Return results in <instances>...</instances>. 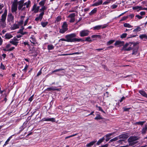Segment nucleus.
I'll return each instance as SVG.
<instances>
[{
    "instance_id": "9",
    "label": "nucleus",
    "mask_w": 147,
    "mask_h": 147,
    "mask_svg": "<svg viewBox=\"0 0 147 147\" xmlns=\"http://www.w3.org/2000/svg\"><path fill=\"white\" fill-rule=\"evenodd\" d=\"M80 36L81 37H84L88 35L89 31L88 30H82L80 32Z\"/></svg>"
},
{
    "instance_id": "7",
    "label": "nucleus",
    "mask_w": 147,
    "mask_h": 147,
    "mask_svg": "<svg viewBox=\"0 0 147 147\" xmlns=\"http://www.w3.org/2000/svg\"><path fill=\"white\" fill-rule=\"evenodd\" d=\"M76 16V14L75 13H71L69 15L67 16V18H69L70 20L69 22L70 23L74 22L75 20V16Z\"/></svg>"
},
{
    "instance_id": "51",
    "label": "nucleus",
    "mask_w": 147,
    "mask_h": 147,
    "mask_svg": "<svg viewBox=\"0 0 147 147\" xmlns=\"http://www.w3.org/2000/svg\"><path fill=\"white\" fill-rule=\"evenodd\" d=\"M100 36L99 35L95 34V35H92L91 36V37L92 38H96L97 37H100Z\"/></svg>"
},
{
    "instance_id": "36",
    "label": "nucleus",
    "mask_w": 147,
    "mask_h": 147,
    "mask_svg": "<svg viewBox=\"0 0 147 147\" xmlns=\"http://www.w3.org/2000/svg\"><path fill=\"white\" fill-rule=\"evenodd\" d=\"M12 136H10V137L9 138L7 139L6 141L5 142V144L4 145V146H6L7 144L10 141L11 138H12Z\"/></svg>"
},
{
    "instance_id": "39",
    "label": "nucleus",
    "mask_w": 147,
    "mask_h": 147,
    "mask_svg": "<svg viewBox=\"0 0 147 147\" xmlns=\"http://www.w3.org/2000/svg\"><path fill=\"white\" fill-rule=\"evenodd\" d=\"M105 140V138H102L100 139L97 142V144L99 145L103 141Z\"/></svg>"
},
{
    "instance_id": "42",
    "label": "nucleus",
    "mask_w": 147,
    "mask_h": 147,
    "mask_svg": "<svg viewBox=\"0 0 147 147\" xmlns=\"http://www.w3.org/2000/svg\"><path fill=\"white\" fill-rule=\"evenodd\" d=\"M67 30H66L65 29L61 28V29H60L59 32L61 33H64L65 32H66Z\"/></svg>"
},
{
    "instance_id": "53",
    "label": "nucleus",
    "mask_w": 147,
    "mask_h": 147,
    "mask_svg": "<svg viewBox=\"0 0 147 147\" xmlns=\"http://www.w3.org/2000/svg\"><path fill=\"white\" fill-rule=\"evenodd\" d=\"M15 49V48L14 47H11V48H9V49H4V50L5 51H11L12 50H13Z\"/></svg>"
},
{
    "instance_id": "15",
    "label": "nucleus",
    "mask_w": 147,
    "mask_h": 147,
    "mask_svg": "<svg viewBox=\"0 0 147 147\" xmlns=\"http://www.w3.org/2000/svg\"><path fill=\"white\" fill-rule=\"evenodd\" d=\"M44 15L43 13H40L38 16L36 18L35 20L36 22H38L39 21H41L43 18Z\"/></svg>"
},
{
    "instance_id": "26",
    "label": "nucleus",
    "mask_w": 147,
    "mask_h": 147,
    "mask_svg": "<svg viewBox=\"0 0 147 147\" xmlns=\"http://www.w3.org/2000/svg\"><path fill=\"white\" fill-rule=\"evenodd\" d=\"M142 7L141 6H136L133 7V10H137L138 11L142 10Z\"/></svg>"
},
{
    "instance_id": "56",
    "label": "nucleus",
    "mask_w": 147,
    "mask_h": 147,
    "mask_svg": "<svg viewBox=\"0 0 147 147\" xmlns=\"http://www.w3.org/2000/svg\"><path fill=\"white\" fill-rule=\"evenodd\" d=\"M11 45L10 44H8L5 47V49H9V47L11 46Z\"/></svg>"
},
{
    "instance_id": "46",
    "label": "nucleus",
    "mask_w": 147,
    "mask_h": 147,
    "mask_svg": "<svg viewBox=\"0 0 147 147\" xmlns=\"http://www.w3.org/2000/svg\"><path fill=\"white\" fill-rule=\"evenodd\" d=\"M138 52V49H134L133 51V53L132 54L133 55H136L137 54Z\"/></svg>"
},
{
    "instance_id": "3",
    "label": "nucleus",
    "mask_w": 147,
    "mask_h": 147,
    "mask_svg": "<svg viewBox=\"0 0 147 147\" xmlns=\"http://www.w3.org/2000/svg\"><path fill=\"white\" fill-rule=\"evenodd\" d=\"M137 138L135 136H131L129 137L128 140V141L129 143V145L133 146L137 143Z\"/></svg>"
},
{
    "instance_id": "35",
    "label": "nucleus",
    "mask_w": 147,
    "mask_h": 147,
    "mask_svg": "<svg viewBox=\"0 0 147 147\" xmlns=\"http://www.w3.org/2000/svg\"><path fill=\"white\" fill-rule=\"evenodd\" d=\"M145 121H139L138 122H137L135 123V124L136 125L137 124L138 125H142L143 124L145 123Z\"/></svg>"
},
{
    "instance_id": "34",
    "label": "nucleus",
    "mask_w": 147,
    "mask_h": 147,
    "mask_svg": "<svg viewBox=\"0 0 147 147\" xmlns=\"http://www.w3.org/2000/svg\"><path fill=\"white\" fill-rule=\"evenodd\" d=\"M54 47L53 45H48L47 48L49 50H53L54 49Z\"/></svg>"
},
{
    "instance_id": "50",
    "label": "nucleus",
    "mask_w": 147,
    "mask_h": 147,
    "mask_svg": "<svg viewBox=\"0 0 147 147\" xmlns=\"http://www.w3.org/2000/svg\"><path fill=\"white\" fill-rule=\"evenodd\" d=\"M127 35V34L126 33H123L121 35V38H125L126 37Z\"/></svg>"
},
{
    "instance_id": "24",
    "label": "nucleus",
    "mask_w": 147,
    "mask_h": 147,
    "mask_svg": "<svg viewBox=\"0 0 147 147\" xmlns=\"http://www.w3.org/2000/svg\"><path fill=\"white\" fill-rule=\"evenodd\" d=\"M102 0H100L98 1L97 2L93 4L92 6H95L99 5H101L102 3Z\"/></svg>"
},
{
    "instance_id": "6",
    "label": "nucleus",
    "mask_w": 147,
    "mask_h": 147,
    "mask_svg": "<svg viewBox=\"0 0 147 147\" xmlns=\"http://www.w3.org/2000/svg\"><path fill=\"white\" fill-rule=\"evenodd\" d=\"M18 1L17 0H14L11 6V9L12 12H15L17 9Z\"/></svg>"
},
{
    "instance_id": "14",
    "label": "nucleus",
    "mask_w": 147,
    "mask_h": 147,
    "mask_svg": "<svg viewBox=\"0 0 147 147\" xmlns=\"http://www.w3.org/2000/svg\"><path fill=\"white\" fill-rule=\"evenodd\" d=\"M124 44L123 41H117L114 44L117 47H120L123 46Z\"/></svg>"
},
{
    "instance_id": "23",
    "label": "nucleus",
    "mask_w": 147,
    "mask_h": 147,
    "mask_svg": "<svg viewBox=\"0 0 147 147\" xmlns=\"http://www.w3.org/2000/svg\"><path fill=\"white\" fill-rule=\"evenodd\" d=\"M139 92L143 96L147 98V94L146 92L143 90H140Z\"/></svg>"
},
{
    "instance_id": "19",
    "label": "nucleus",
    "mask_w": 147,
    "mask_h": 147,
    "mask_svg": "<svg viewBox=\"0 0 147 147\" xmlns=\"http://www.w3.org/2000/svg\"><path fill=\"white\" fill-rule=\"evenodd\" d=\"M47 9V7L46 6H42V7L40 9L39 12H41V13L44 14L45 11Z\"/></svg>"
},
{
    "instance_id": "17",
    "label": "nucleus",
    "mask_w": 147,
    "mask_h": 147,
    "mask_svg": "<svg viewBox=\"0 0 147 147\" xmlns=\"http://www.w3.org/2000/svg\"><path fill=\"white\" fill-rule=\"evenodd\" d=\"M13 16L11 13H9L8 15L7 20L9 21H12L13 20Z\"/></svg>"
},
{
    "instance_id": "27",
    "label": "nucleus",
    "mask_w": 147,
    "mask_h": 147,
    "mask_svg": "<svg viewBox=\"0 0 147 147\" xmlns=\"http://www.w3.org/2000/svg\"><path fill=\"white\" fill-rule=\"evenodd\" d=\"M141 30V28L139 26H136V28L133 30V32H134L137 33L138 32L140 31Z\"/></svg>"
},
{
    "instance_id": "1",
    "label": "nucleus",
    "mask_w": 147,
    "mask_h": 147,
    "mask_svg": "<svg viewBox=\"0 0 147 147\" xmlns=\"http://www.w3.org/2000/svg\"><path fill=\"white\" fill-rule=\"evenodd\" d=\"M76 36V34L75 33H72L66 35L65 38H66L67 42H72L76 41L80 42L82 41L81 38H75Z\"/></svg>"
},
{
    "instance_id": "25",
    "label": "nucleus",
    "mask_w": 147,
    "mask_h": 147,
    "mask_svg": "<svg viewBox=\"0 0 147 147\" xmlns=\"http://www.w3.org/2000/svg\"><path fill=\"white\" fill-rule=\"evenodd\" d=\"M24 29V28L23 27H22V28L19 30V31L18 32V33H20L22 35H24L27 33L26 32H23V30Z\"/></svg>"
},
{
    "instance_id": "64",
    "label": "nucleus",
    "mask_w": 147,
    "mask_h": 147,
    "mask_svg": "<svg viewBox=\"0 0 147 147\" xmlns=\"http://www.w3.org/2000/svg\"><path fill=\"white\" fill-rule=\"evenodd\" d=\"M125 99V97H122L121 99L119 100V102H122L123 100H124Z\"/></svg>"
},
{
    "instance_id": "28",
    "label": "nucleus",
    "mask_w": 147,
    "mask_h": 147,
    "mask_svg": "<svg viewBox=\"0 0 147 147\" xmlns=\"http://www.w3.org/2000/svg\"><path fill=\"white\" fill-rule=\"evenodd\" d=\"M97 11V8H95L89 13V14L90 15H92L95 13Z\"/></svg>"
},
{
    "instance_id": "20",
    "label": "nucleus",
    "mask_w": 147,
    "mask_h": 147,
    "mask_svg": "<svg viewBox=\"0 0 147 147\" xmlns=\"http://www.w3.org/2000/svg\"><path fill=\"white\" fill-rule=\"evenodd\" d=\"M5 39H9L13 37V36L10 33H7L4 36Z\"/></svg>"
},
{
    "instance_id": "40",
    "label": "nucleus",
    "mask_w": 147,
    "mask_h": 147,
    "mask_svg": "<svg viewBox=\"0 0 147 147\" xmlns=\"http://www.w3.org/2000/svg\"><path fill=\"white\" fill-rule=\"evenodd\" d=\"M95 119L96 120H99L102 119V117H101L100 115H97L96 116L95 118Z\"/></svg>"
},
{
    "instance_id": "4",
    "label": "nucleus",
    "mask_w": 147,
    "mask_h": 147,
    "mask_svg": "<svg viewBox=\"0 0 147 147\" xmlns=\"http://www.w3.org/2000/svg\"><path fill=\"white\" fill-rule=\"evenodd\" d=\"M132 45H133V46L134 45L131 42L126 43L123 47L122 50L125 51H129L132 49V47H131Z\"/></svg>"
},
{
    "instance_id": "37",
    "label": "nucleus",
    "mask_w": 147,
    "mask_h": 147,
    "mask_svg": "<svg viewBox=\"0 0 147 147\" xmlns=\"http://www.w3.org/2000/svg\"><path fill=\"white\" fill-rule=\"evenodd\" d=\"M115 40H111L107 42V45L109 46L113 43L115 42Z\"/></svg>"
},
{
    "instance_id": "21",
    "label": "nucleus",
    "mask_w": 147,
    "mask_h": 147,
    "mask_svg": "<svg viewBox=\"0 0 147 147\" xmlns=\"http://www.w3.org/2000/svg\"><path fill=\"white\" fill-rule=\"evenodd\" d=\"M24 18V16H21V17L20 20L18 23V24L19 26H22L23 25L24 22L23 20Z\"/></svg>"
},
{
    "instance_id": "59",
    "label": "nucleus",
    "mask_w": 147,
    "mask_h": 147,
    "mask_svg": "<svg viewBox=\"0 0 147 147\" xmlns=\"http://www.w3.org/2000/svg\"><path fill=\"white\" fill-rule=\"evenodd\" d=\"M118 140V138H117V137H115V138H113V139H111L110 141V142H112L113 141H116L117 140Z\"/></svg>"
},
{
    "instance_id": "18",
    "label": "nucleus",
    "mask_w": 147,
    "mask_h": 147,
    "mask_svg": "<svg viewBox=\"0 0 147 147\" xmlns=\"http://www.w3.org/2000/svg\"><path fill=\"white\" fill-rule=\"evenodd\" d=\"M24 6H26V8H28L30 7L31 4V1L30 0H28L25 3H24Z\"/></svg>"
},
{
    "instance_id": "44",
    "label": "nucleus",
    "mask_w": 147,
    "mask_h": 147,
    "mask_svg": "<svg viewBox=\"0 0 147 147\" xmlns=\"http://www.w3.org/2000/svg\"><path fill=\"white\" fill-rule=\"evenodd\" d=\"M113 133H109V134H106L105 136L106 138H109V139H110V136L112 135H113Z\"/></svg>"
},
{
    "instance_id": "48",
    "label": "nucleus",
    "mask_w": 147,
    "mask_h": 147,
    "mask_svg": "<svg viewBox=\"0 0 147 147\" xmlns=\"http://www.w3.org/2000/svg\"><path fill=\"white\" fill-rule=\"evenodd\" d=\"M28 67V66L26 64L25 66V67L24 68V69H23V71H24L25 73L27 70V69Z\"/></svg>"
},
{
    "instance_id": "10",
    "label": "nucleus",
    "mask_w": 147,
    "mask_h": 147,
    "mask_svg": "<svg viewBox=\"0 0 147 147\" xmlns=\"http://www.w3.org/2000/svg\"><path fill=\"white\" fill-rule=\"evenodd\" d=\"M18 40L17 38L14 37L13 39L11 40L9 42L12 44L17 46L18 43Z\"/></svg>"
},
{
    "instance_id": "16",
    "label": "nucleus",
    "mask_w": 147,
    "mask_h": 147,
    "mask_svg": "<svg viewBox=\"0 0 147 147\" xmlns=\"http://www.w3.org/2000/svg\"><path fill=\"white\" fill-rule=\"evenodd\" d=\"M46 90L48 91L57 90L59 91L60 90V89H57L55 87H51L50 88H47Z\"/></svg>"
},
{
    "instance_id": "43",
    "label": "nucleus",
    "mask_w": 147,
    "mask_h": 147,
    "mask_svg": "<svg viewBox=\"0 0 147 147\" xmlns=\"http://www.w3.org/2000/svg\"><path fill=\"white\" fill-rule=\"evenodd\" d=\"M45 2L42 1H41L39 3V4L41 6H44L45 4Z\"/></svg>"
},
{
    "instance_id": "38",
    "label": "nucleus",
    "mask_w": 147,
    "mask_h": 147,
    "mask_svg": "<svg viewBox=\"0 0 147 147\" xmlns=\"http://www.w3.org/2000/svg\"><path fill=\"white\" fill-rule=\"evenodd\" d=\"M139 37L141 39H143L144 38H147V36L145 34H142L141 35H140L139 36Z\"/></svg>"
},
{
    "instance_id": "8",
    "label": "nucleus",
    "mask_w": 147,
    "mask_h": 147,
    "mask_svg": "<svg viewBox=\"0 0 147 147\" xmlns=\"http://www.w3.org/2000/svg\"><path fill=\"white\" fill-rule=\"evenodd\" d=\"M30 40L32 43L36 46L38 45H39L38 43L36 41L34 35H31L30 38Z\"/></svg>"
},
{
    "instance_id": "2",
    "label": "nucleus",
    "mask_w": 147,
    "mask_h": 147,
    "mask_svg": "<svg viewBox=\"0 0 147 147\" xmlns=\"http://www.w3.org/2000/svg\"><path fill=\"white\" fill-rule=\"evenodd\" d=\"M7 14V10L5 9L4 13L1 16V18L0 20V25L2 28H4L6 26V24L5 22V20Z\"/></svg>"
},
{
    "instance_id": "57",
    "label": "nucleus",
    "mask_w": 147,
    "mask_h": 147,
    "mask_svg": "<svg viewBox=\"0 0 147 147\" xmlns=\"http://www.w3.org/2000/svg\"><path fill=\"white\" fill-rule=\"evenodd\" d=\"M123 109L124 111H127L130 109V108H127L126 107H124L123 108Z\"/></svg>"
},
{
    "instance_id": "62",
    "label": "nucleus",
    "mask_w": 147,
    "mask_h": 147,
    "mask_svg": "<svg viewBox=\"0 0 147 147\" xmlns=\"http://www.w3.org/2000/svg\"><path fill=\"white\" fill-rule=\"evenodd\" d=\"M111 7L113 9H115L117 7V5L114 4L112 5Z\"/></svg>"
},
{
    "instance_id": "49",
    "label": "nucleus",
    "mask_w": 147,
    "mask_h": 147,
    "mask_svg": "<svg viewBox=\"0 0 147 147\" xmlns=\"http://www.w3.org/2000/svg\"><path fill=\"white\" fill-rule=\"evenodd\" d=\"M96 107H97L98 108L99 111H100L104 113H105V112L102 110V109L100 107H98L97 106H96Z\"/></svg>"
},
{
    "instance_id": "55",
    "label": "nucleus",
    "mask_w": 147,
    "mask_h": 147,
    "mask_svg": "<svg viewBox=\"0 0 147 147\" xmlns=\"http://www.w3.org/2000/svg\"><path fill=\"white\" fill-rule=\"evenodd\" d=\"M28 20H29V18H28L24 22V26H26L28 21Z\"/></svg>"
},
{
    "instance_id": "5",
    "label": "nucleus",
    "mask_w": 147,
    "mask_h": 147,
    "mask_svg": "<svg viewBox=\"0 0 147 147\" xmlns=\"http://www.w3.org/2000/svg\"><path fill=\"white\" fill-rule=\"evenodd\" d=\"M24 0H20V1L18 2V9L19 10L23 11L26 9V7L24 6Z\"/></svg>"
},
{
    "instance_id": "30",
    "label": "nucleus",
    "mask_w": 147,
    "mask_h": 147,
    "mask_svg": "<svg viewBox=\"0 0 147 147\" xmlns=\"http://www.w3.org/2000/svg\"><path fill=\"white\" fill-rule=\"evenodd\" d=\"M19 25L18 24H14L12 27V30H15L19 28Z\"/></svg>"
},
{
    "instance_id": "31",
    "label": "nucleus",
    "mask_w": 147,
    "mask_h": 147,
    "mask_svg": "<svg viewBox=\"0 0 147 147\" xmlns=\"http://www.w3.org/2000/svg\"><path fill=\"white\" fill-rule=\"evenodd\" d=\"M96 141H92L90 142V143L87 144L86 146L87 147H89L92 146L95 142Z\"/></svg>"
},
{
    "instance_id": "32",
    "label": "nucleus",
    "mask_w": 147,
    "mask_h": 147,
    "mask_svg": "<svg viewBox=\"0 0 147 147\" xmlns=\"http://www.w3.org/2000/svg\"><path fill=\"white\" fill-rule=\"evenodd\" d=\"M48 22H41V24L43 27H45L48 24Z\"/></svg>"
},
{
    "instance_id": "58",
    "label": "nucleus",
    "mask_w": 147,
    "mask_h": 147,
    "mask_svg": "<svg viewBox=\"0 0 147 147\" xmlns=\"http://www.w3.org/2000/svg\"><path fill=\"white\" fill-rule=\"evenodd\" d=\"M127 18V16H124L120 20L121 21H123L125 20Z\"/></svg>"
},
{
    "instance_id": "61",
    "label": "nucleus",
    "mask_w": 147,
    "mask_h": 147,
    "mask_svg": "<svg viewBox=\"0 0 147 147\" xmlns=\"http://www.w3.org/2000/svg\"><path fill=\"white\" fill-rule=\"evenodd\" d=\"M61 41L67 42L66 38V39L61 38L59 40V41L60 42V41Z\"/></svg>"
},
{
    "instance_id": "13",
    "label": "nucleus",
    "mask_w": 147,
    "mask_h": 147,
    "mask_svg": "<svg viewBox=\"0 0 147 147\" xmlns=\"http://www.w3.org/2000/svg\"><path fill=\"white\" fill-rule=\"evenodd\" d=\"M42 120L43 121H51L53 122L55 121V119L54 118H44L42 119Z\"/></svg>"
},
{
    "instance_id": "52",
    "label": "nucleus",
    "mask_w": 147,
    "mask_h": 147,
    "mask_svg": "<svg viewBox=\"0 0 147 147\" xmlns=\"http://www.w3.org/2000/svg\"><path fill=\"white\" fill-rule=\"evenodd\" d=\"M146 130H147V129H146V128H145L144 127H143L142 128V134H145L146 131Z\"/></svg>"
},
{
    "instance_id": "60",
    "label": "nucleus",
    "mask_w": 147,
    "mask_h": 147,
    "mask_svg": "<svg viewBox=\"0 0 147 147\" xmlns=\"http://www.w3.org/2000/svg\"><path fill=\"white\" fill-rule=\"evenodd\" d=\"M136 17L137 18L139 19H141L142 18V17L138 15H136Z\"/></svg>"
},
{
    "instance_id": "54",
    "label": "nucleus",
    "mask_w": 147,
    "mask_h": 147,
    "mask_svg": "<svg viewBox=\"0 0 147 147\" xmlns=\"http://www.w3.org/2000/svg\"><path fill=\"white\" fill-rule=\"evenodd\" d=\"M0 68L3 70H5V66L2 63L1 64V65L0 66Z\"/></svg>"
},
{
    "instance_id": "63",
    "label": "nucleus",
    "mask_w": 147,
    "mask_h": 147,
    "mask_svg": "<svg viewBox=\"0 0 147 147\" xmlns=\"http://www.w3.org/2000/svg\"><path fill=\"white\" fill-rule=\"evenodd\" d=\"M42 73V72H41V69L38 72V73L37 74V76H39V75H40Z\"/></svg>"
},
{
    "instance_id": "12",
    "label": "nucleus",
    "mask_w": 147,
    "mask_h": 147,
    "mask_svg": "<svg viewBox=\"0 0 147 147\" xmlns=\"http://www.w3.org/2000/svg\"><path fill=\"white\" fill-rule=\"evenodd\" d=\"M107 26L106 25H99L96 26L93 28L94 30H99L101 28H106Z\"/></svg>"
},
{
    "instance_id": "47",
    "label": "nucleus",
    "mask_w": 147,
    "mask_h": 147,
    "mask_svg": "<svg viewBox=\"0 0 147 147\" xmlns=\"http://www.w3.org/2000/svg\"><path fill=\"white\" fill-rule=\"evenodd\" d=\"M85 40L86 41H88L90 42H91L92 41V40L89 37H86V39Z\"/></svg>"
},
{
    "instance_id": "29",
    "label": "nucleus",
    "mask_w": 147,
    "mask_h": 147,
    "mask_svg": "<svg viewBox=\"0 0 147 147\" xmlns=\"http://www.w3.org/2000/svg\"><path fill=\"white\" fill-rule=\"evenodd\" d=\"M62 28L65 29V30H68L67 25L66 22H63V25L62 26Z\"/></svg>"
},
{
    "instance_id": "22",
    "label": "nucleus",
    "mask_w": 147,
    "mask_h": 147,
    "mask_svg": "<svg viewBox=\"0 0 147 147\" xmlns=\"http://www.w3.org/2000/svg\"><path fill=\"white\" fill-rule=\"evenodd\" d=\"M119 137L120 138H122L123 139H126L128 138V136L127 134H124L120 135L119 136Z\"/></svg>"
},
{
    "instance_id": "41",
    "label": "nucleus",
    "mask_w": 147,
    "mask_h": 147,
    "mask_svg": "<svg viewBox=\"0 0 147 147\" xmlns=\"http://www.w3.org/2000/svg\"><path fill=\"white\" fill-rule=\"evenodd\" d=\"M64 69H63L62 68H60L58 69H57L56 70H55L53 71L51 73V74H53V73L54 72H55L58 71H60L62 70H63Z\"/></svg>"
},
{
    "instance_id": "33",
    "label": "nucleus",
    "mask_w": 147,
    "mask_h": 147,
    "mask_svg": "<svg viewBox=\"0 0 147 147\" xmlns=\"http://www.w3.org/2000/svg\"><path fill=\"white\" fill-rule=\"evenodd\" d=\"M123 26L125 27H127L128 28H131L133 27L132 26H131L130 24L128 23H124L123 24Z\"/></svg>"
},
{
    "instance_id": "45",
    "label": "nucleus",
    "mask_w": 147,
    "mask_h": 147,
    "mask_svg": "<svg viewBox=\"0 0 147 147\" xmlns=\"http://www.w3.org/2000/svg\"><path fill=\"white\" fill-rule=\"evenodd\" d=\"M61 20V18L60 16H58L55 21V22H59Z\"/></svg>"
},
{
    "instance_id": "11",
    "label": "nucleus",
    "mask_w": 147,
    "mask_h": 147,
    "mask_svg": "<svg viewBox=\"0 0 147 147\" xmlns=\"http://www.w3.org/2000/svg\"><path fill=\"white\" fill-rule=\"evenodd\" d=\"M39 9V7L37 6V5L36 4H34L32 7V10L34 13H36L38 12Z\"/></svg>"
}]
</instances>
